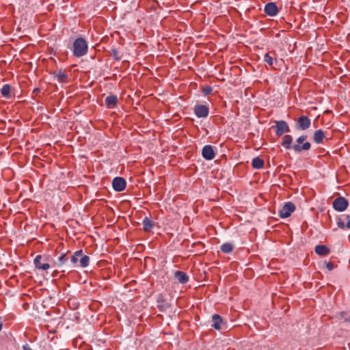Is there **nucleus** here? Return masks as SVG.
<instances>
[{"label":"nucleus","instance_id":"1","mask_svg":"<svg viewBox=\"0 0 350 350\" xmlns=\"http://www.w3.org/2000/svg\"><path fill=\"white\" fill-rule=\"evenodd\" d=\"M307 138V135H301L296 139L297 144L293 145V137L291 135H285L282 137L281 146L286 150L293 149L295 152L308 151L311 148V144L305 142Z\"/></svg>","mask_w":350,"mask_h":350},{"label":"nucleus","instance_id":"2","mask_svg":"<svg viewBox=\"0 0 350 350\" xmlns=\"http://www.w3.org/2000/svg\"><path fill=\"white\" fill-rule=\"evenodd\" d=\"M88 51V42L84 38H77L72 45V55L75 57H81L87 54Z\"/></svg>","mask_w":350,"mask_h":350},{"label":"nucleus","instance_id":"3","mask_svg":"<svg viewBox=\"0 0 350 350\" xmlns=\"http://www.w3.org/2000/svg\"><path fill=\"white\" fill-rule=\"evenodd\" d=\"M272 127L275 129V133L278 137H280L284 133H287L291 131L288 123L284 120L275 121V125Z\"/></svg>","mask_w":350,"mask_h":350},{"label":"nucleus","instance_id":"4","mask_svg":"<svg viewBox=\"0 0 350 350\" xmlns=\"http://www.w3.org/2000/svg\"><path fill=\"white\" fill-rule=\"evenodd\" d=\"M68 254H70V251H68L66 253H62L58 257V261L54 262V265H53L54 266H56V267H57L59 268L64 267V269H62L61 270V272H64V273L66 271H68V272H70L69 268H68V260H69V257L68 256Z\"/></svg>","mask_w":350,"mask_h":350},{"label":"nucleus","instance_id":"5","mask_svg":"<svg viewBox=\"0 0 350 350\" xmlns=\"http://www.w3.org/2000/svg\"><path fill=\"white\" fill-rule=\"evenodd\" d=\"M348 206V200L345 197L342 196L336 198L332 203V206L334 208V210L338 212H342L345 211L347 208Z\"/></svg>","mask_w":350,"mask_h":350},{"label":"nucleus","instance_id":"6","mask_svg":"<svg viewBox=\"0 0 350 350\" xmlns=\"http://www.w3.org/2000/svg\"><path fill=\"white\" fill-rule=\"evenodd\" d=\"M193 112L198 118H206L209 114V107L207 105L196 104Z\"/></svg>","mask_w":350,"mask_h":350},{"label":"nucleus","instance_id":"7","mask_svg":"<svg viewBox=\"0 0 350 350\" xmlns=\"http://www.w3.org/2000/svg\"><path fill=\"white\" fill-rule=\"evenodd\" d=\"M157 307L162 312H166L171 307L170 303L163 293H160L157 296Z\"/></svg>","mask_w":350,"mask_h":350},{"label":"nucleus","instance_id":"8","mask_svg":"<svg viewBox=\"0 0 350 350\" xmlns=\"http://www.w3.org/2000/svg\"><path fill=\"white\" fill-rule=\"evenodd\" d=\"M49 258V256L46 255H37L34 258L33 263L36 269L47 270L50 267V265L48 262H41V260L43 259L44 261H48Z\"/></svg>","mask_w":350,"mask_h":350},{"label":"nucleus","instance_id":"9","mask_svg":"<svg viewBox=\"0 0 350 350\" xmlns=\"http://www.w3.org/2000/svg\"><path fill=\"white\" fill-rule=\"evenodd\" d=\"M295 210V205L291 202H288L284 204L282 209L280 211V217L281 218H287L291 216V213Z\"/></svg>","mask_w":350,"mask_h":350},{"label":"nucleus","instance_id":"10","mask_svg":"<svg viewBox=\"0 0 350 350\" xmlns=\"http://www.w3.org/2000/svg\"><path fill=\"white\" fill-rule=\"evenodd\" d=\"M311 125L310 119L306 116H301L297 120L296 128L298 130L305 131Z\"/></svg>","mask_w":350,"mask_h":350},{"label":"nucleus","instance_id":"11","mask_svg":"<svg viewBox=\"0 0 350 350\" xmlns=\"http://www.w3.org/2000/svg\"><path fill=\"white\" fill-rule=\"evenodd\" d=\"M112 187L117 192L122 191L126 189V181L123 177H115L112 180Z\"/></svg>","mask_w":350,"mask_h":350},{"label":"nucleus","instance_id":"12","mask_svg":"<svg viewBox=\"0 0 350 350\" xmlns=\"http://www.w3.org/2000/svg\"><path fill=\"white\" fill-rule=\"evenodd\" d=\"M202 156L204 159L208 161L213 159L215 157L213 147L211 145L204 146L202 150Z\"/></svg>","mask_w":350,"mask_h":350},{"label":"nucleus","instance_id":"13","mask_svg":"<svg viewBox=\"0 0 350 350\" xmlns=\"http://www.w3.org/2000/svg\"><path fill=\"white\" fill-rule=\"evenodd\" d=\"M53 75L59 83H67L68 81V75L66 71L62 68L54 71Z\"/></svg>","mask_w":350,"mask_h":350},{"label":"nucleus","instance_id":"14","mask_svg":"<svg viewBox=\"0 0 350 350\" xmlns=\"http://www.w3.org/2000/svg\"><path fill=\"white\" fill-rule=\"evenodd\" d=\"M278 8L276 3L274 2H269L267 3L264 8L265 13L269 16H274L278 13Z\"/></svg>","mask_w":350,"mask_h":350},{"label":"nucleus","instance_id":"15","mask_svg":"<svg viewBox=\"0 0 350 350\" xmlns=\"http://www.w3.org/2000/svg\"><path fill=\"white\" fill-rule=\"evenodd\" d=\"M105 104L108 109H113L118 104V98L115 94H110L105 98Z\"/></svg>","mask_w":350,"mask_h":350},{"label":"nucleus","instance_id":"16","mask_svg":"<svg viewBox=\"0 0 350 350\" xmlns=\"http://www.w3.org/2000/svg\"><path fill=\"white\" fill-rule=\"evenodd\" d=\"M143 230L145 232H150L156 225V223L148 217H145L142 220Z\"/></svg>","mask_w":350,"mask_h":350},{"label":"nucleus","instance_id":"17","mask_svg":"<svg viewBox=\"0 0 350 350\" xmlns=\"http://www.w3.org/2000/svg\"><path fill=\"white\" fill-rule=\"evenodd\" d=\"M13 91L14 89L10 84H5L0 90V93L3 98L10 99L14 96Z\"/></svg>","mask_w":350,"mask_h":350},{"label":"nucleus","instance_id":"18","mask_svg":"<svg viewBox=\"0 0 350 350\" xmlns=\"http://www.w3.org/2000/svg\"><path fill=\"white\" fill-rule=\"evenodd\" d=\"M82 250H79L74 252V254L70 256V265H68L69 269L79 267V257L82 256Z\"/></svg>","mask_w":350,"mask_h":350},{"label":"nucleus","instance_id":"19","mask_svg":"<svg viewBox=\"0 0 350 350\" xmlns=\"http://www.w3.org/2000/svg\"><path fill=\"white\" fill-rule=\"evenodd\" d=\"M314 251L317 254L322 256H327L330 253V249L325 245H317Z\"/></svg>","mask_w":350,"mask_h":350},{"label":"nucleus","instance_id":"20","mask_svg":"<svg viewBox=\"0 0 350 350\" xmlns=\"http://www.w3.org/2000/svg\"><path fill=\"white\" fill-rule=\"evenodd\" d=\"M175 278L181 284H186L189 281V276L187 274L182 271H176L174 273Z\"/></svg>","mask_w":350,"mask_h":350},{"label":"nucleus","instance_id":"21","mask_svg":"<svg viewBox=\"0 0 350 350\" xmlns=\"http://www.w3.org/2000/svg\"><path fill=\"white\" fill-rule=\"evenodd\" d=\"M325 132L322 129L317 130L313 134V140L315 143L320 144L323 142Z\"/></svg>","mask_w":350,"mask_h":350},{"label":"nucleus","instance_id":"22","mask_svg":"<svg viewBox=\"0 0 350 350\" xmlns=\"http://www.w3.org/2000/svg\"><path fill=\"white\" fill-rule=\"evenodd\" d=\"M343 217L347 220V223L345 224L342 217H338L337 221V226L340 229H350V215H344Z\"/></svg>","mask_w":350,"mask_h":350},{"label":"nucleus","instance_id":"23","mask_svg":"<svg viewBox=\"0 0 350 350\" xmlns=\"http://www.w3.org/2000/svg\"><path fill=\"white\" fill-rule=\"evenodd\" d=\"M212 320H213L212 327H213L217 330L221 329V324L223 322V319H221L220 315H219L217 314H213V317H212Z\"/></svg>","mask_w":350,"mask_h":350},{"label":"nucleus","instance_id":"24","mask_svg":"<svg viewBox=\"0 0 350 350\" xmlns=\"http://www.w3.org/2000/svg\"><path fill=\"white\" fill-rule=\"evenodd\" d=\"M265 161L259 157H254L252 161V166L254 169L260 170L264 167Z\"/></svg>","mask_w":350,"mask_h":350},{"label":"nucleus","instance_id":"25","mask_svg":"<svg viewBox=\"0 0 350 350\" xmlns=\"http://www.w3.org/2000/svg\"><path fill=\"white\" fill-rule=\"evenodd\" d=\"M81 258L79 260V267L82 268H85L89 265L90 263V257L87 255L80 256Z\"/></svg>","mask_w":350,"mask_h":350},{"label":"nucleus","instance_id":"26","mask_svg":"<svg viewBox=\"0 0 350 350\" xmlns=\"http://www.w3.org/2000/svg\"><path fill=\"white\" fill-rule=\"evenodd\" d=\"M233 248H234L233 245L230 243H225L222 244L220 247V250H221V252H223L224 254L230 253L231 252H232Z\"/></svg>","mask_w":350,"mask_h":350},{"label":"nucleus","instance_id":"27","mask_svg":"<svg viewBox=\"0 0 350 350\" xmlns=\"http://www.w3.org/2000/svg\"><path fill=\"white\" fill-rule=\"evenodd\" d=\"M68 304L70 308L76 310L79 306V302L76 297L69 298L68 300Z\"/></svg>","mask_w":350,"mask_h":350},{"label":"nucleus","instance_id":"28","mask_svg":"<svg viewBox=\"0 0 350 350\" xmlns=\"http://www.w3.org/2000/svg\"><path fill=\"white\" fill-rule=\"evenodd\" d=\"M110 54L116 61H120L122 58V55L116 48H111Z\"/></svg>","mask_w":350,"mask_h":350},{"label":"nucleus","instance_id":"29","mask_svg":"<svg viewBox=\"0 0 350 350\" xmlns=\"http://www.w3.org/2000/svg\"><path fill=\"white\" fill-rule=\"evenodd\" d=\"M263 60L265 62H266L269 66H273V60H275V62H277V59H274L273 57H271L270 55V53H267L265 54Z\"/></svg>","mask_w":350,"mask_h":350},{"label":"nucleus","instance_id":"30","mask_svg":"<svg viewBox=\"0 0 350 350\" xmlns=\"http://www.w3.org/2000/svg\"><path fill=\"white\" fill-rule=\"evenodd\" d=\"M201 92L204 96H208L213 92V88L210 85H206L202 88Z\"/></svg>","mask_w":350,"mask_h":350},{"label":"nucleus","instance_id":"31","mask_svg":"<svg viewBox=\"0 0 350 350\" xmlns=\"http://www.w3.org/2000/svg\"><path fill=\"white\" fill-rule=\"evenodd\" d=\"M340 317L344 319L345 322L350 323V310L348 312H340Z\"/></svg>","mask_w":350,"mask_h":350},{"label":"nucleus","instance_id":"32","mask_svg":"<svg viewBox=\"0 0 350 350\" xmlns=\"http://www.w3.org/2000/svg\"><path fill=\"white\" fill-rule=\"evenodd\" d=\"M191 247L193 248H197L198 250H201L204 248L205 245L202 242L198 241L193 243Z\"/></svg>","mask_w":350,"mask_h":350},{"label":"nucleus","instance_id":"33","mask_svg":"<svg viewBox=\"0 0 350 350\" xmlns=\"http://www.w3.org/2000/svg\"><path fill=\"white\" fill-rule=\"evenodd\" d=\"M325 266H326V268L329 270V271H332L334 269V265L333 262H325Z\"/></svg>","mask_w":350,"mask_h":350},{"label":"nucleus","instance_id":"34","mask_svg":"<svg viewBox=\"0 0 350 350\" xmlns=\"http://www.w3.org/2000/svg\"><path fill=\"white\" fill-rule=\"evenodd\" d=\"M40 93V89L38 88H36L33 90V94H34L36 96H38Z\"/></svg>","mask_w":350,"mask_h":350},{"label":"nucleus","instance_id":"35","mask_svg":"<svg viewBox=\"0 0 350 350\" xmlns=\"http://www.w3.org/2000/svg\"><path fill=\"white\" fill-rule=\"evenodd\" d=\"M23 350H32L29 346L28 345H24L23 346Z\"/></svg>","mask_w":350,"mask_h":350},{"label":"nucleus","instance_id":"36","mask_svg":"<svg viewBox=\"0 0 350 350\" xmlns=\"http://www.w3.org/2000/svg\"><path fill=\"white\" fill-rule=\"evenodd\" d=\"M76 316H75V319L79 320V312H77L76 314Z\"/></svg>","mask_w":350,"mask_h":350},{"label":"nucleus","instance_id":"37","mask_svg":"<svg viewBox=\"0 0 350 350\" xmlns=\"http://www.w3.org/2000/svg\"><path fill=\"white\" fill-rule=\"evenodd\" d=\"M2 327H3V325H2V323H0V331L1 330Z\"/></svg>","mask_w":350,"mask_h":350}]
</instances>
